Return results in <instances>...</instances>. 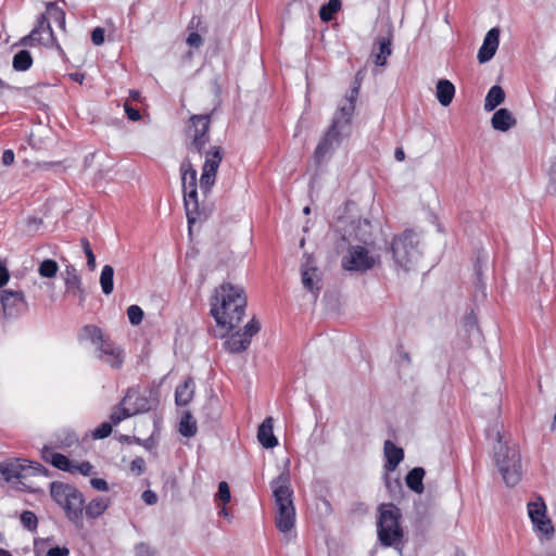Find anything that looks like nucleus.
I'll list each match as a JSON object with an SVG mask.
<instances>
[{
  "mask_svg": "<svg viewBox=\"0 0 556 556\" xmlns=\"http://www.w3.org/2000/svg\"><path fill=\"white\" fill-rule=\"evenodd\" d=\"M210 126L211 116L208 114L193 115L189 119L186 132L188 151L199 155L205 154V162L200 177V188L204 193L210 192L214 186L217 169L224 157L222 147L212 146L208 150H205V146L210 142Z\"/></svg>",
  "mask_w": 556,
  "mask_h": 556,
  "instance_id": "1",
  "label": "nucleus"
},
{
  "mask_svg": "<svg viewBox=\"0 0 556 556\" xmlns=\"http://www.w3.org/2000/svg\"><path fill=\"white\" fill-rule=\"evenodd\" d=\"M247 296L242 287L224 282L215 290L211 303V315L226 331L232 330L242 320Z\"/></svg>",
  "mask_w": 556,
  "mask_h": 556,
  "instance_id": "2",
  "label": "nucleus"
},
{
  "mask_svg": "<svg viewBox=\"0 0 556 556\" xmlns=\"http://www.w3.org/2000/svg\"><path fill=\"white\" fill-rule=\"evenodd\" d=\"M358 92L357 86H352L344 103L340 105L334 114L330 127L315 149L314 160L316 164L323 163L324 159L333 151L334 147H338L344 138L350 136L351 118L355 110Z\"/></svg>",
  "mask_w": 556,
  "mask_h": 556,
  "instance_id": "3",
  "label": "nucleus"
},
{
  "mask_svg": "<svg viewBox=\"0 0 556 556\" xmlns=\"http://www.w3.org/2000/svg\"><path fill=\"white\" fill-rule=\"evenodd\" d=\"M489 439L494 440V459L508 486H515L521 479V459L516 444H509L504 440V435L498 430L497 425H493L486 430Z\"/></svg>",
  "mask_w": 556,
  "mask_h": 556,
  "instance_id": "4",
  "label": "nucleus"
},
{
  "mask_svg": "<svg viewBox=\"0 0 556 556\" xmlns=\"http://www.w3.org/2000/svg\"><path fill=\"white\" fill-rule=\"evenodd\" d=\"M289 465V459L287 460ZM276 504V527L282 532L291 531L295 522V508L292 501L293 491L290 486V473L288 466L270 482Z\"/></svg>",
  "mask_w": 556,
  "mask_h": 556,
  "instance_id": "5",
  "label": "nucleus"
},
{
  "mask_svg": "<svg viewBox=\"0 0 556 556\" xmlns=\"http://www.w3.org/2000/svg\"><path fill=\"white\" fill-rule=\"evenodd\" d=\"M419 242V236L410 229L393 237L389 251L397 269L409 271L415 268L421 255Z\"/></svg>",
  "mask_w": 556,
  "mask_h": 556,
  "instance_id": "6",
  "label": "nucleus"
},
{
  "mask_svg": "<svg viewBox=\"0 0 556 556\" xmlns=\"http://www.w3.org/2000/svg\"><path fill=\"white\" fill-rule=\"evenodd\" d=\"M401 509L394 504H380L378 506L377 532L383 546H392L401 542L403 531L400 527Z\"/></svg>",
  "mask_w": 556,
  "mask_h": 556,
  "instance_id": "7",
  "label": "nucleus"
},
{
  "mask_svg": "<svg viewBox=\"0 0 556 556\" xmlns=\"http://www.w3.org/2000/svg\"><path fill=\"white\" fill-rule=\"evenodd\" d=\"M46 468L39 463H29L22 458L7 459L0 463V473L7 482L29 488L26 480L30 477L41 475Z\"/></svg>",
  "mask_w": 556,
  "mask_h": 556,
  "instance_id": "8",
  "label": "nucleus"
},
{
  "mask_svg": "<svg viewBox=\"0 0 556 556\" xmlns=\"http://www.w3.org/2000/svg\"><path fill=\"white\" fill-rule=\"evenodd\" d=\"M380 262L378 254L371 253L366 247L350 245L346 255L342 257V267L350 271H367Z\"/></svg>",
  "mask_w": 556,
  "mask_h": 556,
  "instance_id": "9",
  "label": "nucleus"
},
{
  "mask_svg": "<svg viewBox=\"0 0 556 556\" xmlns=\"http://www.w3.org/2000/svg\"><path fill=\"white\" fill-rule=\"evenodd\" d=\"M528 514L535 530L547 538L554 534L555 529L551 519L546 517V506L541 497L528 504Z\"/></svg>",
  "mask_w": 556,
  "mask_h": 556,
  "instance_id": "10",
  "label": "nucleus"
},
{
  "mask_svg": "<svg viewBox=\"0 0 556 556\" xmlns=\"http://www.w3.org/2000/svg\"><path fill=\"white\" fill-rule=\"evenodd\" d=\"M0 303L2 306L3 317L11 319L18 317L27 307L22 291L1 290Z\"/></svg>",
  "mask_w": 556,
  "mask_h": 556,
  "instance_id": "11",
  "label": "nucleus"
},
{
  "mask_svg": "<svg viewBox=\"0 0 556 556\" xmlns=\"http://www.w3.org/2000/svg\"><path fill=\"white\" fill-rule=\"evenodd\" d=\"M301 276L303 287L311 292L316 299L323 288L321 283V273L314 265V262L311 256H308L305 263L301 266Z\"/></svg>",
  "mask_w": 556,
  "mask_h": 556,
  "instance_id": "12",
  "label": "nucleus"
},
{
  "mask_svg": "<svg viewBox=\"0 0 556 556\" xmlns=\"http://www.w3.org/2000/svg\"><path fill=\"white\" fill-rule=\"evenodd\" d=\"M132 391H128L121 403L114 407L113 412L110 415L111 424L117 426L124 419L131 417L138 413H142L147 409L144 406L140 407H130L129 402L132 397Z\"/></svg>",
  "mask_w": 556,
  "mask_h": 556,
  "instance_id": "13",
  "label": "nucleus"
},
{
  "mask_svg": "<svg viewBox=\"0 0 556 556\" xmlns=\"http://www.w3.org/2000/svg\"><path fill=\"white\" fill-rule=\"evenodd\" d=\"M94 352L97 358L105 362L112 368H119L123 364L122 350L109 340H105Z\"/></svg>",
  "mask_w": 556,
  "mask_h": 556,
  "instance_id": "14",
  "label": "nucleus"
},
{
  "mask_svg": "<svg viewBox=\"0 0 556 556\" xmlns=\"http://www.w3.org/2000/svg\"><path fill=\"white\" fill-rule=\"evenodd\" d=\"M500 45V29L491 28L484 39L483 43L478 51V61L483 64L489 62L495 54Z\"/></svg>",
  "mask_w": 556,
  "mask_h": 556,
  "instance_id": "15",
  "label": "nucleus"
},
{
  "mask_svg": "<svg viewBox=\"0 0 556 556\" xmlns=\"http://www.w3.org/2000/svg\"><path fill=\"white\" fill-rule=\"evenodd\" d=\"M64 275L66 292L77 295L79 299V305H83L86 300V291L76 268L73 265H67Z\"/></svg>",
  "mask_w": 556,
  "mask_h": 556,
  "instance_id": "16",
  "label": "nucleus"
},
{
  "mask_svg": "<svg viewBox=\"0 0 556 556\" xmlns=\"http://www.w3.org/2000/svg\"><path fill=\"white\" fill-rule=\"evenodd\" d=\"M392 38L391 36L378 37L371 50V58L378 66H384L388 58L392 53Z\"/></svg>",
  "mask_w": 556,
  "mask_h": 556,
  "instance_id": "17",
  "label": "nucleus"
},
{
  "mask_svg": "<svg viewBox=\"0 0 556 556\" xmlns=\"http://www.w3.org/2000/svg\"><path fill=\"white\" fill-rule=\"evenodd\" d=\"M73 494L67 497L66 502L62 506L65 510L66 516L72 521H78L83 516L84 510V497L83 494L76 489H73Z\"/></svg>",
  "mask_w": 556,
  "mask_h": 556,
  "instance_id": "18",
  "label": "nucleus"
},
{
  "mask_svg": "<svg viewBox=\"0 0 556 556\" xmlns=\"http://www.w3.org/2000/svg\"><path fill=\"white\" fill-rule=\"evenodd\" d=\"M383 452L386 456V470L394 471L404 458L403 448L396 446L392 441L387 440L384 442Z\"/></svg>",
  "mask_w": 556,
  "mask_h": 556,
  "instance_id": "19",
  "label": "nucleus"
},
{
  "mask_svg": "<svg viewBox=\"0 0 556 556\" xmlns=\"http://www.w3.org/2000/svg\"><path fill=\"white\" fill-rule=\"evenodd\" d=\"M517 119L514 117L508 109H498L491 118V125L495 130L507 131L515 127Z\"/></svg>",
  "mask_w": 556,
  "mask_h": 556,
  "instance_id": "20",
  "label": "nucleus"
},
{
  "mask_svg": "<svg viewBox=\"0 0 556 556\" xmlns=\"http://www.w3.org/2000/svg\"><path fill=\"white\" fill-rule=\"evenodd\" d=\"M273 418L267 417L258 427L257 440L264 448H273L278 445V440L273 431Z\"/></svg>",
  "mask_w": 556,
  "mask_h": 556,
  "instance_id": "21",
  "label": "nucleus"
},
{
  "mask_svg": "<svg viewBox=\"0 0 556 556\" xmlns=\"http://www.w3.org/2000/svg\"><path fill=\"white\" fill-rule=\"evenodd\" d=\"M194 395V381L187 378L184 383L179 384L175 391V402L178 406H186L191 402Z\"/></svg>",
  "mask_w": 556,
  "mask_h": 556,
  "instance_id": "22",
  "label": "nucleus"
},
{
  "mask_svg": "<svg viewBox=\"0 0 556 556\" xmlns=\"http://www.w3.org/2000/svg\"><path fill=\"white\" fill-rule=\"evenodd\" d=\"M80 341H89L94 345V351L102 345L106 339L103 338L102 331L94 325L84 326L78 334Z\"/></svg>",
  "mask_w": 556,
  "mask_h": 556,
  "instance_id": "23",
  "label": "nucleus"
},
{
  "mask_svg": "<svg viewBox=\"0 0 556 556\" xmlns=\"http://www.w3.org/2000/svg\"><path fill=\"white\" fill-rule=\"evenodd\" d=\"M435 96L442 106L450 105L455 96L454 85L447 79H440L437 83Z\"/></svg>",
  "mask_w": 556,
  "mask_h": 556,
  "instance_id": "24",
  "label": "nucleus"
},
{
  "mask_svg": "<svg viewBox=\"0 0 556 556\" xmlns=\"http://www.w3.org/2000/svg\"><path fill=\"white\" fill-rule=\"evenodd\" d=\"M426 471L422 467H415L405 477L406 485L415 493L421 494L425 490L424 478Z\"/></svg>",
  "mask_w": 556,
  "mask_h": 556,
  "instance_id": "25",
  "label": "nucleus"
},
{
  "mask_svg": "<svg viewBox=\"0 0 556 556\" xmlns=\"http://www.w3.org/2000/svg\"><path fill=\"white\" fill-rule=\"evenodd\" d=\"M251 344L250 339L242 332L237 331L232 333L225 342V349L230 353H241L245 351Z\"/></svg>",
  "mask_w": 556,
  "mask_h": 556,
  "instance_id": "26",
  "label": "nucleus"
},
{
  "mask_svg": "<svg viewBox=\"0 0 556 556\" xmlns=\"http://www.w3.org/2000/svg\"><path fill=\"white\" fill-rule=\"evenodd\" d=\"M369 228H370V223L367 219L358 220L356 224L352 223L351 229L353 230V232L350 231L348 233L349 237H346V235H344L343 239L349 240L350 237L354 236L355 240H358V241L367 244L368 240L370 239Z\"/></svg>",
  "mask_w": 556,
  "mask_h": 556,
  "instance_id": "27",
  "label": "nucleus"
},
{
  "mask_svg": "<svg viewBox=\"0 0 556 556\" xmlns=\"http://www.w3.org/2000/svg\"><path fill=\"white\" fill-rule=\"evenodd\" d=\"M505 101V91L498 86H492L484 99V110L491 112Z\"/></svg>",
  "mask_w": 556,
  "mask_h": 556,
  "instance_id": "28",
  "label": "nucleus"
},
{
  "mask_svg": "<svg viewBox=\"0 0 556 556\" xmlns=\"http://www.w3.org/2000/svg\"><path fill=\"white\" fill-rule=\"evenodd\" d=\"M75 486L63 482L54 481L50 485V493L52 498L60 505L63 506L67 497L71 496V492Z\"/></svg>",
  "mask_w": 556,
  "mask_h": 556,
  "instance_id": "29",
  "label": "nucleus"
},
{
  "mask_svg": "<svg viewBox=\"0 0 556 556\" xmlns=\"http://www.w3.org/2000/svg\"><path fill=\"white\" fill-rule=\"evenodd\" d=\"M182 189L197 187V170L189 160H185L180 167Z\"/></svg>",
  "mask_w": 556,
  "mask_h": 556,
  "instance_id": "30",
  "label": "nucleus"
},
{
  "mask_svg": "<svg viewBox=\"0 0 556 556\" xmlns=\"http://www.w3.org/2000/svg\"><path fill=\"white\" fill-rule=\"evenodd\" d=\"M197 421L189 410L184 412L180 422L179 432L182 437L191 438L197 433Z\"/></svg>",
  "mask_w": 556,
  "mask_h": 556,
  "instance_id": "31",
  "label": "nucleus"
},
{
  "mask_svg": "<svg viewBox=\"0 0 556 556\" xmlns=\"http://www.w3.org/2000/svg\"><path fill=\"white\" fill-rule=\"evenodd\" d=\"M109 506V500L105 497H96L85 508L86 516L97 518L101 516Z\"/></svg>",
  "mask_w": 556,
  "mask_h": 556,
  "instance_id": "32",
  "label": "nucleus"
},
{
  "mask_svg": "<svg viewBox=\"0 0 556 556\" xmlns=\"http://www.w3.org/2000/svg\"><path fill=\"white\" fill-rule=\"evenodd\" d=\"M114 268L111 265H105L102 268L101 275H100V285L102 292L105 295H109L113 292L114 289Z\"/></svg>",
  "mask_w": 556,
  "mask_h": 556,
  "instance_id": "33",
  "label": "nucleus"
},
{
  "mask_svg": "<svg viewBox=\"0 0 556 556\" xmlns=\"http://www.w3.org/2000/svg\"><path fill=\"white\" fill-rule=\"evenodd\" d=\"M40 26L42 28L39 29L38 37H42L43 41H39V43L49 45L54 42V36L52 28L49 24V21L45 14H41L38 18L37 26L34 29H38Z\"/></svg>",
  "mask_w": 556,
  "mask_h": 556,
  "instance_id": "34",
  "label": "nucleus"
},
{
  "mask_svg": "<svg viewBox=\"0 0 556 556\" xmlns=\"http://www.w3.org/2000/svg\"><path fill=\"white\" fill-rule=\"evenodd\" d=\"M33 64V58L27 50H21L17 52L13 58V68L15 71H26L28 70Z\"/></svg>",
  "mask_w": 556,
  "mask_h": 556,
  "instance_id": "35",
  "label": "nucleus"
},
{
  "mask_svg": "<svg viewBox=\"0 0 556 556\" xmlns=\"http://www.w3.org/2000/svg\"><path fill=\"white\" fill-rule=\"evenodd\" d=\"M340 0H329L326 4L321 5L319 10V17L323 22H329L333 18V15L340 11Z\"/></svg>",
  "mask_w": 556,
  "mask_h": 556,
  "instance_id": "36",
  "label": "nucleus"
},
{
  "mask_svg": "<svg viewBox=\"0 0 556 556\" xmlns=\"http://www.w3.org/2000/svg\"><path fill=\"white\" fill-rule=\"evenodd\" d=\"M59 265L55 261L47 258L43 260L38 266V274L43 278H53L56 276Z\"/></svg>",
  "mask_w": 556,
  "mask_h": 556,
  "instance_id": "37",
  "label": "nucleus"
},
{
  "mask_svg": "<svg viewBox=\"0 0 556 556\" xmlns=\"http://www.w3.org/2000/svg\"><path fill=\"white\" fill-rule=\"evenodd\" d=\"M50 463L58 469L66 471V472H74V466L73 463L63 454L60 453H52Z\"/></svg>",
  "mask_w": 556,
  "mask_h": 556,
  "instance_id": "38",
  "label": "nucleus"
},
{
  "mask_svg": "<svg viewBox=\"0 0 556 556\" xmlns=\"http://www.w3.org/2000/svg\"><path fill=\"white\" fill-rule=\"evenodd\" d=\"M184 203H185V210H186L188 224H189V226H191L200 217L199 201L198 200H191V201L184 200Z\"/></svg>",
  "mask_w": 556,
  "mask_h": 556,
  "instance_id": "39",
  "label": "nucleus"
},
{
  "mask_svg": "<svg viewBox=\"0 0 556 556\" xmlns=\"http://www.w3.org/2000/svg\"><path fill=\"white\" fill-rule=\"evenodd\" d=\"M47 10L51 16V18L58 23V25L65 29V12L63 9L58 8L54 2H50L47 5Z\"/></svg>",
  "mask_w": 556,
  "mask_h": 556,
  "instance_id": "40",
  "label": "nucleus"
},
{
  "mask_svg": "<svg viewBox=\"0 0 556 556\" xmlns=\"http://www.w3.org/2000/svg\"><path fill=\"white\" fill-rule=\"evenodd\" d=\"M81 248L86 254L87 257V266L90 270H93L96 268V256L92 252V249L90 247V243L87 238H83L80 240Z\"/></svg>",
  "mask_w": 556,
  "mask_h": 556,
  "instance_id": "41",
  "label": "nucleus"
},
{
  "mask_svg": "<svg viewBox=\"0 0 556 556\" xmlns=\"http://www.w3.org/2000/svg\"><path fill=\"white\" fill-rule=\"evenodd\" d=\"M21 522L26 529H28L29 531H34L37 528L38 520L33 511L25 510L21 515Z\"/></svg>",
  "mask_w": 556,
  "mask_h": 556,
  "instance_id": "42",
  "label": "nucleus"
},
{
  "mask_svg": "<svg viewBox=\"0 0 556 556\" xmlns=\"http://www.w3.org/2000/svg\"><path fill=\"white\" fill-rule=\"evenodd\" d=\"M127 316L131 325L137 326L142 321L143 311L138 305H130L127 308Z\"/></svg>",
  "mask_w": 556,
  "mask_h": 556,
  "instance_id": "43",
  "label": "nucleus"
},
{
  "mask_svg": "<svg viewBox=\"0 0 556 556\" xmlns=\"http://www.w3.org/2000/svg\"><path fill=\"white\" fill-rule=\"evenodd\" d=\"M216 500L223 502V504H227L231 500L230 489L226 481H222L218 484V491L216 493Z\"/></svg>",
  "mask_w": 556,
  "mask_h": 556,
  "instance_id": "44",
  "label": "nucleus"
},
{
  "mask_svg": "<svg viewBox=\"0 0 556 556\" xmlns=\"http://www.w3.org/2000/svg\"><path fill=\"white\" fill-rule=\"evenodd\" d=\"M261 329L260 321L253 317L243 328V334L251 340Z\"/></svg>",
  "mask_w": 556,
  "mask_h": 556,
  "instance_id": "45",
  "label": "nucleus"
},
{
  "mask_svg": "<svg viewBox=\"0 0 556 556\" xmlns=\"http://www.w3.org/2000/svg\"><path fill=\"white\" fill-rule=\"evenodd\" d=\"M112 433V424L111 422H102L99 427H97L92 435L94 439H104L108 438Z\"/></svg>",
  "mask_w": 556,
  "mask_h": 556,
  "instance_id": "46",
  "label": "nucleus"
},
{
  "mask_svg": "<svg viewBox=\"0 0 556 556\" xmlns=\"http://www.w3.org/2000/svg\"><path fill=\"white\" fill-rule=\"evenodd\" d=\"M155 551L147 543L140 542L135 546V556H154Z\"/></svg>",
  "mask_w": 556,
  "mask_h": 556,
  "instance_id": "47",
  "label": "nucleus"
},
{
  "mask_svg": "<svg viewBox=\"0 0 556 556\" xmlns=\"http://www.w3.org/2000/svg\"><path fill=\"white\" fill-rule=\"evenodd\" d=\"M146 470V462L142 457H136L131 463H130V471L136 475V476H140Z\"/></svg>",
  "mask_w": 556,
  "mask_h": 556,
  "instance_id": "48",
  "label": "nucleus"
},
{
  "mask_svg": "<svg viewBox=\"0 0 556 556\" xmlns=\"http://www.w3.org/2000/svg\"><path fill=\"white\" fill-rule=\"evenodd\" d=\"M42 28V26H40L38 29H33L30 31L29 35L23 37L21 40H20V43L21 46H27L30 41H43V38L42 37H38L39 35V29Z\"/></svg>",
  "mask_w": 556,
  "mask_h": 556,
  "instance_id": "49",
  "label": "nucleus"
},
{
  "mask_svg": "<svg viewBox=\"0 0 556 556\" xmlns=\"http://www.w3.org/2000/svg\"><path fill=\"white\" fill-rule=\"evenodd\" d=\"M74 472L78 471L83 476H89L92 472L93 466L89 462L73 464Z\"/></svg>",
  "mask_w": 556,
  "mask_h": 556,
  "instance_id": "50",
  "label": "nucleus"
},
{
  "mask_svg": "<svg viewBox=\"0 0 556 556\" xmlns=\"http://www.w3.org/2000/svg\"><path fill=\"white\" fill-rule=\"evenodd\" d=\"M91 40L96 46H101L104 42V29L102 27H96L91 31Z\"/></svg>",
  "mask_w": 556,
  "mask_h": 556,
  "instance_id": "51",
  "label": "nucleus"
},
{
  "mask_svg": "<svg viewBox=\"0 0 556 556\" xmlns=\"http://www.w3.org/2000/svg\"><path fill=\"white\" fill-rule=\"evenodd\" d=\"M90 484L93 489H96L98 491H108L109 490L108 482L101 478H92L90 480Z\"/></svg>",
  "mask_w": 556,
  "mask_h": 556,
  "instance_id": "52",
  "label": "nucleus"
},
{
  "mask_svg": "<svg viewBox=\"0 0 556 556\" xmlns=\"http://www.w3.org/2000/svg\"><path fill=\"white\" fill-rule=\"evenodd\" d=\"M125 108V113L127 114V117L130 119V121H139L140 119V113L137 109L132 108L131 105H129L128 103H125L124 105Z\"/></svg>",
  "mask_w": 556,
  "mask_h": 556,
  "instance_id": "53",
  "label": "nucleus"
},
{
  "mask_svg": "<svg viewBox=\"0 0 556 556\" xmlns=\"http://www.w3.org/2000/svg\"><path fill=\"white\" fill-rule=\"evenodd\" d=\"M68 554L70 551L67 547L60 546L51 547L47 553L48 556H67Z\"/></svg>",
  "mask_w": 556,
  "mask_h": 556,
  "instance_id": "54",
  "label": "nucleus"
},
{
  "mask_svg": "<svg viewBox=\"0 0 556 556\" xmlns=\"http://www.w3.org/2000/svg\"><path fill=\"white\" fill-rule=\"evenodd\" d=\"M187 43L191 47H200L202 43V38L198 33H190L187 38Z\"/></svg>",
  "mask_w": 556,
  "mask_h": 556,
  "instance_id": "55",
  "label": "nucleus"
},
{
  "mask_svg": "<svg viewBox=\"0 0 556 556\" xmlns=\"http://www.w3.org/2000/svg\"><path fill=\"white\" fill-rule=\"evenodd\" d=\"M10 278L9 270L5 264L0 261V288L3 287Z\"/></svg>",
  "mask_w": 556,
  "mask_h": 556,
  "instance_id": "56",
  "label": "nucleus"
},
{
  "mask_svg": "<svg viewBox=\"0 0 556 556\" xmlns=\"http://www.w3.org/2000/svg\"><path fill=\"white\" fill-rule=\"evenodd\" d=\"M142 500L148 505H154L157 502V496L153 491L147 490L142 493Z\"/></svg>",
  "mask_w": 556,
  "mask_h": 556,
  "instance_id": "57",
  "label": "nucleus"
},
{
  "mask_svg": "<svg viewBox=\"0 0 556 556\" xmlns=\"http://www.w3.org/2000/svg\"><path fill=\"white\" fill-rule=\"evenodd\" d=\"M14 162V152L10 149L5 150L2 154V163L7 166L12 165Z\"/></svg>",
  "mask_w": 556,
  "mask_h": 556,
  "instance_id": "58",
  "label": "nucleus"
},
{
  "mask_svg": "<svg viewBox=\"0 0 556 556\" xmlns=\"http://www.w3.org/2000/svg\"><path fill=\"white\" fill-rule=\"evenodd\" d=\"M182 190H184V200H188V201L198 200L197 187L182 189Z\"/></svg>",
  "mask_w": 556,
  "mask_h": 556,
  "instance_id": "59",
  "label": "nucleus"
},
{
  "mask_svg": "<svg viewBox=\"0 0 556 556\" xmlns=\"http://www.w3.org/2000/svg\"><path fill=\"white\" fill-rule=\"evenodd\" d=\"M365 70H359L356 74H355V77H354V81H353V86H357V88L359 89L361 88V85H362V81L365 77Z\"/></svg>",
  "mask_w": 556,
  "mask_h": 556,
  "instance_id": "60",
  "label": "nucleus"
},
{
  "mask_svg": "<svg viewBox=\"0 0 556 556\" xmlns=\"http://www.w3.org/2000/svg\"><path fill=\"white\" fill-rule=\"evenodd\" d=\"M140 406L147 407V409L144 412L150 409V405H149L147 399H144V397H137L136 399V404H135L134 407H140Z\"/></svg>",
  "mask_w": 556,
  "mask_h": 556,
  "instance_id": "61",
  "label": "nucleus"
},
{
  "mask_svg": "<svg viewBox=\"0 0 556 556\" xmlns=\"http://www.w3.org/2000/svg\"><path fill=\"white\" fill-rule=\"evenodd\" d=\"M394 157L396 161L402 162L405 160V152L403 148H396L394 152Z\"/></svg>",
  "mask_w": 556,
  "mask_h": 556,
  "instance_id": "62",
  "label": "nucleus"
},
{
  "mask_svg": "<svg viewBox=\"0 0 556 556\" xmlns=\"http://www.w3.org/2000/svg\"><path fill=\"white\" fill-rule=\"evenodd\" d=\"M53 452L51 451L50 447L48 446H43L42 451H41V455H42V458L47 462H50V458H51V454Z\"/></svg>",
  "mask_w": 556,
  "mask_h": 556,
  "instance_id": "63",
  "label": "nucleus"
},
{
  "mask_svg": "<svg viewBox=\"0 0 556 556\" xmlns=\"http://www.w3.org/2000/svg\"><path fill=\"white\" fill-rule=\"evenodd\" d=\"M41 223H42V222H41V219H38V218H36V217H29V218L27 219V225H28V227H29V228H31V227H33V225H34V226H35V227H34V229H35V230L37 229L38 225H40Z\"/></svg>",
  "mask_w": 556,
  "mask_h": 556,
  "instance_id": "64",
  "label": "nucleus"
}]
</instances>
